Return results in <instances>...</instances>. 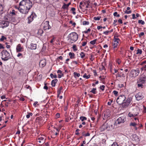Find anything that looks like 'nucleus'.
Wrapping results in <instances>:
<instances>
[{
  "label": "nucleus",
  "mask_w": 146,
  "mask_h": 146,
  "mask_svg": "<svg viewBox=\"0 0 146 146\" xmlns=\"http://www.w3.org/2000/svg\"><path fill=\"white\" fill-rule=\"evenodd\" d=\"M114 122L113 120H107L102 125L101 129L102 131L105 129L111 130L114 127Z\"/></svg>",
  "instance_id": "obj_1"
},
{
  "label": "nucleus",
  "mask_w": 146,
  "mask_h": 146,
  "mask_svg": "<svg viewBox=\"0 0 146 146\" xmlns=\"http://www.w3.org/2000/svg\"><path fill=\"white\" fill-rule=\"evenodd\" d=\"M68 40L70 43H73L76 41L78 38V35L75 32H72L68 36Z\"/></svg>",
  "instance_id": "obj_2"
},
{
  "label": "nucleus",
  "mask_w": 146,
  "mask_h": 146,
  "mask_svg": "<svg viewBox=\"0 0 146 146\" xmlns=\"http://www.w3.org/2000/svg\"><path fill=\"white\" fill-rule=\"evenodd\" d=\"M20 5H22L29 10L32 7L33 4L30 0H23L20 3Z\"/></svg>",
  "instance_id": "obj_3"
},
{
  "label": "nucleus",
  "mask_w": 146,
  "mask_h": 146,
  "mask_svg": "<svg viewBox=\"0 0 146 146\" xmlns=\"http://www.w3.org/2000/svg\"><path fill=\"white\" fill-rule=\"evenodd\" d=\"M1 54V59L4 61L7 60L10 58L9 53L5 50L2 51Z\"/></svg>",
  "instance_id": "obj_4"
},
{
  "label": "nucleus",
  "mask_w": 146,
  "mask_h": 146,
  "mask_svg": "<svg viewBox=\"0 0 146 146\" xmlns=\"http://www.w3.org/2000/svg\"><path fill=\"white\" fill-rule=\"evenodd\" d=\"M140 71L138 68L132 70L130 71L129 76L131 78H134L138 75Z\"/></svg>",
  "instance_id": "obj_5"
},
{
  "label": "nucleus",
  "mask_w": 146,
  "mask_h": 146,
  "mask_svg": "<svg viewBox=\"0 0 146 146\" xmlns=\"http://www.w3.org/2000/svg\"><path fill=\"white\" fill-rule=\"evenodd\" d=\"M126 97L124 95H121L119 96L117 98L116 100L117 102L119 105H123L125 101Z\"/></svg>",
  "instance_id": "obj_6"
},
{
  "label": "nucleus",
  "mask_w": 146,
  "mask_h": 146,
  "mask_svg": "<svg viewBox=\"0 0 146 146\" xmlns=\"http://www.w3.org/2000/svg\"><path fill=\"white\" fill-rule=\"evenodd\" d=\"M146 83V80L139 78L137 81V86L138 87L142 88L143 87L144 84Z\"/></svg>",
  "instance_id": "obj_7"
},
{
  "label": "nucleus",
  "mask_w": 146,
  "mask_h": 146,
  "mask_svg": "<svg viewBox=\"0 0 146 146\" xmlns=\"http://www.w3.org/2000/svg\"><path fill=\"white\" fill-rule=\"evenodd\" d=\"M126 120V117L125 116L123 115L119 117L118 118L115 122L116 123L119 124L123 123Z\"/></svg>",
  "instance_id": "obj_8"
},
{
  "label": "nucleus",
  "mask_w": 146,
  "mask_h": 146,
  "mask_svg": "<svg viewBox=\"0 0 146 146\" xmlns=\"http://www.w3.org/2000/svg\"><path fill=\"white\" fill-rule=\"evenodd\" d=\"M19 12L20 13L23 14H27L29 11V10L27 8H26V7H24L22 5H20L19 3Z\"/></svg>",
  "instance_id": "obj_9"
},
{
  "label": "nucleus",
  "mask_w": 146,
  "mask_h": 146,
  "mask_svg": "<svg viewBox=\"0 0 146 146\" xmlns=\"http://www.w3.org/2000/svg\"><path fill=\"white\" fill-rule=\"evenodd\" d=\"M19 12L20 13L23 14H27L29 11V10L27 8H26V7H24L22 5H20L19 3Z\"/></svg>",
  "instance_id": "obj_10"
},
{
  "label": "nucleus",
  "mask_w": 146,
  "mask_h": 146,
  "mask_svg": "<svg viewBox=\"0 0 146 146\" xmlns=\"http://www.w3.org/2000/svg\"><path fill=\"white\" fill-rule=\"evenodd\" d=\"M132 100V98L131 97L128 98L127 100L125 101L124 103L122 105V107L125 108L128 107L129 105L131 104V102Z\"/></svg>",
  "instance_id": "obj_11"
},
{
  "label": "nucleus",
  "mask_w": 146,
  "mask_h": 146,
  "mask_svg": "<svg viewBox=\"0 0 146 146\" xmlns=\"http://www.w3.org/2000/svg\"><path fill=\"white\" fill-rule=\"evenodd\" d=\"M136 99L137 101L142 100L144 98V96L141 92H138L137 93L135 96Z\"/></svg>",
  "instance_id": "obj_12"
},
{
  "label": "nucleus",
  "mask_w": 146,
  "mask_h": 146,
  "mask_svg": "<svg viewBox=\"0 0 146 146\" xmlns=\"http://www.w3.org/2000/svg\"><path fill=\"white\" fill-rule=\"evenodd\" d=\"M43 28L44 30H48L51 28V27L49 25V21H46L42 25Z\"/></svg>",
  "instance_id": "obj_13"
},
{
  "label": "nucleus",
  "mask_w": 146,
  "mask_h": 146,
  "mask_svg": "<svg viewBox=\"0 0 146 146\" xmlns=\"http://www.w3.org/2000/svg\"><path fill=\"white\" fill-rule=\"evenodd\" d=\"M45 139V137L44 135H41V136H39L38 141L40 143L42 144L44 142Z\"/></svg>",
  "instance_id": "obj_14"
},
{
  "label": "nucleus",
  "mask_w": 146,
  "mask_h": 146,
  "mask_svg": "<svg viewBox=\"0 0 146 146\" xmlns=\"http://www.w3.org/2000/svg\"><path fill=\"white\" fill-rule=\"evenodd\" d=\"M23 48L22 46L20 44H19L16 47V50L17 52H20L23 50Z\"/></svg>",
  "instance_id": "obj_15"
},
{
  "label": "nucleus",
  "mask_w": 146,
  "mask_h": 146,
  "mask_svg": "<svg viewBox=\"0 0 146 146\" xmlns=\"http://www.w3.org/2000/svg\"><path fill=\"white\" fill-rule=\"evenodd\" d=\"M46 64V60H41L39 62V66L41 68H42Z\"/></svg>",
  "instance_id": "obj_16"
},
{
  "label": "nucleus",
  "mask_w": 146,
  "mask_h": 146,
  "mask_svg": "<svg viewBox=\"0 0 146 146\" xmlns=\"http://www.w3.org/2000/svg\"><path fill=\"white\" fill-rule=\"evenodd\" d=\"M29 48L32 50H35L36 48V44L31 43L30 46L29 47Z\"/></svg>",
  "instance_id": "obj_17"
},
{
  "label": "nucleus",
  "mask_w": 146,
  "mask_h": 146,
  "mask_svg": "<svg viewBox=\"0 0 146 146\" xmlns=\"http://www.w3.org/2000/svg\"><path fill=\"white\" fill-rule=\"evenodd\" d=\"M3 26V29L4 28L8 27L9 25V23L7 21H3L1 22Z\"/></svg>",
  "instance_id": "obj_18"
},
{
  "label": "nucleus",
  "mask_w": 146,
  "mask_h": 146,
  "mask_svg": "<svg viewBox=\"0 0 146 146\" xmlns=\"http://www.w3.org/2000/svg\"><path fill=\"white\" fill-rule=\"evenodd\" d=\"M28 23L30 24L33 20V15L32 14L29 17H28Z\"/></svg>",
  "instance_id": "obj_19"
},
{
  "label": "nucleus",
  "mask_w": 146,
  "mask_h": 146,
  "mask_svg": "<svg viewBox=\"0 0 146 146\" xmlns=\"http://www.w3.org/2000/svg\"><path fill=\"white\" fill-rule=\"evenodd\" d=\"M132 139L133 141H137L139 140L138 137L135 134L132 135Z\"/></svg>",
  "instance_id": "obj_20"
},
{
  "label": "nucleus",
  "mask_w": 146,
  "mask_h": 146,
  "mask_svg": "<svg viewBox=\"0 0 146 146\" xmlns=\"http://www.w3.org/2000/svg\"><path fill=\"white\" fill-rule=\"evenodd\" d=\"M58 80L56 79L52 80L51 82V85L52 86L54 87L55 86L56 83L57 82Z\"/></svg>",
  "instance_id": "obj_21"
},
{
  "label": "nucleus",
  "mask_w": 146,
  "mask_h": 146,
  "mask_svg": "<svg viewBox=\"0 0 146 146\" xmlns=\"http://www.w3.org/2000/svg\"><path fill=\"white\" fill-rule=\"evenodd\" d=\"M70 4V3H69L68 4H65V3L63 5L62 7V8L63 9H65L66 8L68 9V8L69 6V5Z\"/></svg>",
  "instance_id": "obj_22"
},
{
  "label": "nucleus",
  "mask_w": 146,
  "mask_h": 146,
  "mask_svg": "<svg viewBox=\"0 0 146 146\" xmlns=\"http://www.w3.org/2000/svg\"><path fill=\"white\" fill-rule=\"evenodd\" d=\"M140 78L146 80V72L143 73L141 76Z\"/></svg>",
  "instance_id": "obj_23"
},
{
  "label": "nucleus",
  "mask_w": 146,
  "mask_h": 146,
  "mask_svg": "<svg viewBox=\"0 0 146 146\" xmlns=\"http://www.w3.org/2000/svg\"><path fill=\"white\" fill-rule=\"evenodd\" d=\"M116 77H123L125 78V74L122 73V75L121 74H119V73H117V74L116 75Z\"/></svg>",
  "instance_id": "obj_24"
},
{
  "label": "nucleus",
  "mask_w": 146,
  "mask_h": 146,
  "mask_svg": "<svg viewBox=\"0 0 146 146\" xmlns=\"http://www.w3.org/2000/svg\"><path fill=\"white\" fill-rule=\"evenodd\" d=\"M105 116H106L107 117H109L110 115V112L109 110L107 111L104 113Z\"/></svg>",
  "instance_id": "obj_25"
},
{
  "label": "nucleus",
  "mask_w": 146,
  "mask_h": 146,
  "mask_svg": "<svg viewBox=\"0 0 146 146\" xmlns=\"http://www.w3.org/2000/svg\"><path fill=\"white\" fill-rule=\"evenodd\" d=\"M138 114V113H137L136 114H133L132 113H131L129 112L128 114V116L130 117H135V116L137 115Z\"/></svg>",
  "instance_id": "obj_26"
},
{
  "label": "nucleus",
  "mask_w": 146,
  "mask_h": 146,
  "mask_svg": "<svg viewBox=\"0 0 146 146\" xmlns=\"http://www.w3.org/2000/svg\"><path fill=\"white\" fill-rule=\"evenodd\" d=\"M3 7L2 5L0 4V14H2L3 13Z\"/></svg>",
  "instance_id": "obj_27"
},
{
  "label": "nucleus",
  "mask_w": 146,
  "mask_h": 146,
  "mask_svg": "<svg viewBox=\"0 0 146 146\" xmlns=\"http://www.w3.org/2000/svg\"><path fill=\"white\" fill-rule=\"evenodd\" d=\"M90 75L89 74V75H87L86 74V73H85L83 76V77L84 78H85L87 79H88L89 78H90Z\"/></svg>",
  "instance_id": "obj_28"
},
{
  "label": "nucleus",
  "mask_w": 146,
  "mask_h": 146,
  "mask_svg": "<svg viewBox=\"0 0 146 146\" xmlns=\"http://www.w3.org/2000/svg\"><path fill=\"white\" fill-rule=\"evenodd\" d=\"M69 55L70 56V58H72L74 56V54L73 53L70 52L69 53Z\"/></svg>",
  "instance_id": "obj_29"
},
{
  "label": "nucleus",
  "mask_w": 146,
  "mask_h": 146,
  "mask_svg": "<svg viewBox=\"0 0 146 146\" xmlns=\"http://www.w3.org/2000/svg\"><path fill=\"white\" fill-rule=\"evenodd\" d=\"M96 90V88H93V89L91 91H90V92L93 93L94 94H95L97 93Z\"/></svg>",
  "instance_id": "obj_30"
},
{
  "label": "nucleus",
  "mask_w": 146,
  "mask_h": 146,
  "mask_svg": "<svg viewBox=\"0 0 146 146\" xmlns=\"http://www.w3.org/2000/svg\"><path fill=\"white\" fill-rule=\"evenodd\" d=\"M81 58H83L85 56V54L83 52H81L80 54Z\"/></svg>",
  "instance_id": "obj_31"
},
{
  "label": "nucleus",
  "mask_w": 146,
  "mask_h": 146,
  "mask_svg": "<svg viewBox=\"0 0 146 146\" xmlns=\"http://www.w3.org/2000/svg\"><path fill=\"white\" fill-rule=\"evenodd\" d=\"M80 119L82 121H83L84 120H86L87 118L85 117L81 116L80 118Z\"/></svg>",
  "instance_id": "obj_32"
},
{
  "label": "nucleus",
  "mask_w": 146,
  "mask_h": 146,
  "mask_svg": "<svg viewBox=\"0 0 146 146\" xmlns=\"http://www.w3.org/2000/svg\"><path fill=\"white\" fill-rule=\"evenodd\" d=\"M33 115V113H32L27 112V114L26 115V117L27 118H29L30 116Z\"/></svg>",
  "instance_id": "obj_33"
},
{
  "label": "nucleus",
  "mask_w": 146,
  "mask_h": 146,
  "mask_svg": "<svg viewBox=\"0 0 146 146\" xmlns=\"http://www.w3.org/2000/svg\"><path fill=\"white\" fill-rule=\"evenodd\" d=\"M97 40L96 39H95L93 40H92L90 42V44H92V45H94L95 44L96 41Z\"/></svg>",
  "instance_id": "obj_34"
},
{
  "label": "nucleus",
  "mask_w": 146,
  "mask_h": 146,
  "mask_svg": "<svg viewBox=\"0 0 146 146\" xmlns=\"http://www.w3.org/2000/svg\"><path fill=\"white\" fill-rule=\"evenodd\" d=\"M62 86H61L60 87L59 89H58V95H59L61 92V91L62 90Z\"/></svg>",
  "instance_id": "obj_35"
},
{
  "label": "nucleus",
  "mask_w": 146,
  "mask_h": 146,
  "mask_svg": "<svg viewBox=\"0 0 146 146\" xmlns=\"http://www.w3.org/2000/svg\"><path fill=\"white\" fill-rule=\"evenodd\" d=\"M142 51L141 49H138L137 50V52L136 53L137 54H142Z\"/></svg>",
  "instance_id": "obj_36"
},
{
  "label": "nucleus",
  "mask_w": 146,
  "mask_h": 146,
  "mask_svg": "<svg viewBox=\"0 0 146 146\" xmlns=\"http://www.w3.org/2000/svg\"><path fill=\"white\" fill-rule=\"evenodd\" d=\"M50 76L51 78L53 79L54 78H55L57 77V76L56 75H54L52 74H50Z\"/></svg>",
  "instance_id": "obj_37"
},
{
  "label": "nucleus",
  "mask_w": 146,
  "mask_h": 146,
  "mask_svg": "<svg viewBox=\"0 0 146 146\" xmlns=\"http://www.w3.org/2000/svg\"><path fill=\"white\" fill-rule=\"evenodd\" d=\"M82 24L83 25H88L89 23L88 21H84L82 22Z\"/></svg>",
  "instance_id": "obj_38"
},
{
  "label": "nucleus",
  "mask_w": 146,
  "mask_h": 146,
  "mask_svg": "<svg viewBox=\"0 0 146 146\" xmlns=\"http://www.w3.org/2000/svg\"><path fill=\"white\" fill-rule=\"evenodd\" d=\"M15 11L14 10H12L9 13L10 14H11L12 15H15Z\"/></svg>",
  "instance_id": "obj_39"
},
{
  "label": "nucleus",
  "mask_w": 146,
  "mask_h": 146,
  "mask_svg": "<svg viewBox=\"0 0 146 146\" xmlns=\"http://www.w3.org/2000/svg\"><path fill=\"white\" fill-rule=\"evenodd\" d=\"M138 23L140 24H141L142 25L145 24V22L142 20H139L138 21Z\"/></svg>",
  "instance_id": "obj_40"
},
{
  "label": "nucleus",
  "mask_w": 146,
  "mask_h": 146,
  "mask_svg": "<svg viewBox=\"0 0 146 146\" xmlns=\"http://www.w3.org/2000/svg\"><path fill=\"white\" fill-rule=\"evenodd\" d=\"M100 18H101L100 17H94V19L96 21V20L99 21L100 19Z\"/></svg>",
  "instance_id": "obj_41"
},
{
  "label": "nucleus",
  "mask_w": 146,
  "mask_h": 146,
  "mask_svg": "<svg viewBox=\"0 0 146 146\" xmlns=\"http://www.w3.org/2000/svg\"><path fill=\"white\" fill-rule=\"evenodd\" d=\"M113 15L114 16L119 17L120 16L119 14H118L117 12H115L113 13Z\"/></svg>",
  "instance_id": "obj_42"
},
{
  "label": "nucleus",
  "mask_w": 146,
  "mask_h": 146,
  "mask_svg": "<svg viewBox=\"0 0 146 146\" xmlns=\"http://www.w3.org/2000/svg\"><path fill=\"white\" fill-rule=\"evenodd\" d=\"M137 125V123L135 122L131 123L130 124V126L135 127Z\"/></svg>",
  "instance_id": "obj_43"
},
{
  "label": "nucleus",
  "mask_w": 146,
  "mask_h": 146,
  "mask_svg": "<svg viewBox=\"0 0 146 146\" xmlns=\"http://www.w3.org/2000/svg\"><path fill=\"white\" fill-rule=\"evenodd\" d=\"M75 10V9L74 7H72L71 8V10L73 11L72 13L74 15H75L76 14V12L74 11Z\"/></svg>",
  "instance_id": "obj_44"
},
{
  "label": "nucleus",
  "mask_w": 146,
  "mask_h": 146,
  "mask_svg": "<svg viewBox=\"0 0 146 146\" xmlns=\"http://www.w3.org/2000/svg\"><path fill=\"white\" fill-rule=\"evenodd\" d=\"M74 74L75 76V77H76V76L78 77H79L80 76V74L79 73H77L75 72L74 73Z\"/></svg>",
  "instance_id": "obj_45"
},
{
  "label": "nucleus",
  "mask_w": 146,
  "mask_h": 146,
  "mask_svg": "<svg viewBox=\"0 0 146 146\" xmlns=\"http://www.w3.org/2000/svg\"><path fill=\"white\" fill-rule=\"evenodd\" d=\"M141 70L142 71H143V70H146V65H145V66H143L142 68H141Z\"/></svg>",
  "instance_id": "obj_46"
},
{
  "label": "nucleus",
  "mask_w": 146,
  "mask_h": 146,
  "mask_svg": "<svg viewBox=\"0 0 146 146\" xmlns=\"http://www.w3.org/2000/svg\"><path fill=\"white\" fill-rule=\"evenodd\" d=\"M72 48L74 51H76L77 50V49L76 48V45H74L72 46Z\"/></svg>",
  "instance_id": "obj_47"
},
{
  "label": "nucleus",
  "mask_w": 146,
  "mask_h": 146,
  "mask_svg": "<svg viewBox=\"0 0 146 146\" xmlns=\"http://www.w3.org/2000/svg\"><path fill=\"white\" fill-rule=\"evenodd\" d=\"M105 87V86L104 85L101 86L100 87V88L102 91H103L104 90Z\"/></svg>",
  "instance_id": "obj_48"
},
{
  "label": "nucleus",
  "mask_w": 146,
  "mask_h": 146,
  "mask_svg": "<svg viewBox=\"0 0 146 146\" xmlns=\"http://www.w3.org/2000/svg\"><path fill=\"white\" fill-rule=\"evenodd\" d=\"M6 39V38L4 36H2L1 38L0 39V40L1 41H3L4 40H5Z\"/></svg>",
  "instance_id": "obj_49"
},
{
  "label": "nucleus",
  "mask_w": 146,
  "mask_h": 146,
  "mask_svg": "<svg viewBox=\"0 0 146 146\" xmlns=\"http://www.w3.org/2000/svg\"><path fill=\"white\" fill-rule=\"evenodd\" d=\"M70 24H71L72 25L74 26V27H75V25H76V23H75V22L73 23L72 21H70Z\"/></svg>",
  "instance_id": "obj_50"
},
{
  "label": "nucleus",
  "mask_w": 146,
  "mask_h": 146,
  "mask_svg": "<svg viewBox=\"0 0 146 146\" xmlns=\"http://www.w3.org/2000/svg\"><path fill=\"white\" fill-rule=\"evenodd\" d=\"M125 13H127V14H129L131 13V11H127V10H126L125 11Z\"/></svg>",
  "instance_id": "obj_51"
},
{
  "label": "nucleus",
  "mask_w": 146,
  "mask_h": 146,
  "mask_svg": "<svg viewBox=\"0 0 146 146\" xmlns=\"http://www.w3.org/2000/svg\"><path fill=\"white\" fill-rule=\"evenodd\" d=\"M109 33V31H106L104 32L103 33L105 35H108Z\"/></svg>",
  "instance_id": "obj_52"
},
{
  "label": "nucleus",
  "mask_w": 146,
  "mask_h": 146,
  "mask_svg": "<svg viewBox=\"0 0 146 146\" xmlns=\"http://www.w3.org/2000/svg\"><path fill=\"white\" fill-rule=\"evenodd\" d=\"M113 48H116L117 46V44H115V43H113Z\"/></svg>",
  "instance_id": "obj_53"
},
{
  "label": "nucleus",
  "mask_w": 146,
  "mask_h": 146,
  "mask_svg": "<svg viewBox=\"0 0 146 146\" xmlns=\"http://www.w3.org/2000/svg\"><path fill=\"white\" fill-rule=\"evenodd\" d=\"M38 32L40 35L42 34L43 33V30L41 29L39 30Z\"/></svg>",
  "instance_id": "obj_54"
},
{
  "label": "nucleus",
  "mask_w": 146,
  "mask_h": 146,
  "mask_svg": "<svg viewBox=\"0 0 146 146\" xmlns=\"http://www.w3.org/2000/svg\"><path fill=\"white\" fill-rule=\"evenodd\" d=\"M91 31V29L90 28L88 29L87 31H84V33H87L88 32H90Z\"/></svg>",
  "instance_id": "obj_55"
},
{
  "label": "nucleus",
  "mask_w": 146,
  "mask_h": 146,
  "mask_svg": "<svg viewBox=\"0 0 146 146\" xmlns=\"http://www.w3.org/2000/svg\"><path fill=\"white\" fill-rule=\"evenodd\" d=\"M63 75V74H61L60 73L58 74V77L59 78H60L62 77V76Z\"/></svg>",
  "instance_id": "obj_56"
},
{
  "label": "nucleus",
  "mask_w": 146,
  "mask_h": 146,
  "mask_svg": "<svg viewBox=\"0 0 146 146\" xmlns=\"http://www.w3.org/2000/svg\"><path fill=\"white\" fill-rule=\"evenodd\" d=\"M116 62L119 64H120L121 63V61L119 59H117L116 61Z\"/></svg>",
  "instance_id": "obj_57"
},
{
  "label": "nucleus",
  "mask_w": 146,
  "mask_h": 146,
  "mask_svg": "<svg viewBox=\"0 0 146 146\" xmlns=\"http://www.w3.org/2000/svg\"><path fill=\"white\" fill-rule=\"evenodd\" d=\"M144 35V33L143 32H141L139 35V37H141V36H143Z\"/></svg>",
  "instance_id": "obj_58"
},
{
  "label": "nucleus",
  "mask_w": 146,
  "mask_h": 146,
  "mask_svg": "<svg viewBox=\"0 0 146 146\" xmlns=\"http://www.w3.org/2000/svg\"><path fill=\"white\" fill-rule=\"evenodd\" d=\"M79 129H77L76 130V135H79V133L78 132V131H79Z\"/></svg>",
  "instance_id": "obj_59"
},
{
  "label": "nucleus",
  "mask_w": 146,
  "mask_h": 146,
  "mask_svg": "<svg viewBox=\"0 0 146 146\" xmlns=\"http://www.w3.org/2000/svg\"><path fill=\"white\" fill-rule=\"evenodd\" d=\"M113 94L115 95H117L118 94V92L117 91H116L114 90L113 92Z\"/></svg>",
  "instance_id": "obj_60"
},
{
  "label": "nucleus",
  "mask_w": 146,
  "mask_h": 146,
  "mask_svg": "<svg viewBox=\"0 0 146 146\" xmlns=\"http://www.w3.org/2000/svg\"><path fill=\"white\" fill-rule=\"evenodd\" d=\"M86 44H87V42H83L82 43V46H85L86 45Z\"/></svg>",
  "instance_id": "obj_61"
},
{
  "label": "nucleus",
  "mask_w": 146,
  "mask_h": 146,
  "mask_svg": "<svg viewBox=\"0 0 146 146\" xmlns=\"http://www.w3.org/2000/svg\"><path fill=\"white\" fill-rule=\"evenodd\" d=\"M22 56V54L20 53H19L17 55V56L18 57H19L20 56Z\"/></svg>",
  "instance_id": "obj_62"
},
{
  "label": "nucleus",
  "mask_w": 146,
  "mask_h": 146,
  "mask_svg": "<svg viewBox=\"0 0 146 146\" xmlns=\"http://www.w3.org/2000/svg\"><path fill=\"white\" fill-rule=\"evenodd\" d=\"M117 20H115L114 21V23H113V24L114 25V26H115L116 25V24H115V23L117 22Z\"/></svg>",
  "instance_id": "obj_63"
},
{
  "label": "nucleus",
  "mask_w": 146,
  "mask_h": 146,
  "mask_svg": "<svg viewBox=\"0 0 146 146\" xmlns=\"http://www.w3.org/2000/svg\"><path fill=\"white\" fill-rule=\"evenodd\" d=\"M44 84L45 86L44 87V89L47 90L48 89V87L46 86V84Z\"/></svg>",
  "instance_id": "obj_64"
}]
</instances>
